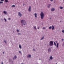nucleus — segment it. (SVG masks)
Segmentation results:
<instances>
[{
    "label": "nucleus",
    "mask_w": 64,
    "mask_h": 64,
    "mask_svg": "<svg viewBox=\"0 0 64 64\" xmlns=\"http://www.w3.org/2000/svg\"><path fill=\"white\" fill-rule=\"evenodd\" d=\"M40 17H41V19H43V18H44V14L42 12H41V13L40 14Z\"/></svg>",
    "instance_id": "obj_1"
},
{
    "label": "nucleus",
    "mask_w": 64,
    "mask_h": 64,
    "mask_svg": "<svg viewBox=\"0 0 64 64\" xmlns=\"http://www.w3.org/2000/svg\"><path fill=\"white\" fill-rule=\"evenodd\" d=\"M21 23H22L24 25H25L26 23V22L24 20H22L21 21Z\"/></svg>",
    "instance_id": "obj_2"
},
{
    "label": "nucleus",
    "mask_w": 64,
    "mask_h": 64,
    "mask_svg": "<svg viewBox=\"0 0 64 64\" xmlns=\"http://www.w3.org/2000/svg\"><path fill=\"white\" fill-rule=\"evenodd\" d=\"M50 46H52L53 45V42L50 41Z\"/></svg>",
    "instance_id": "obj_3"
},
{
    "label": "nucleus",
    "mask_w": 64,
    "mask_h": 64,
    "mask_svg": "<svg viewBox=\"0 0 64 64\" xmlns=\"http://www.w3.org/2000/svg\"><path fill=\"white\" fill-rule=\"evenodd\" d=\"M18 15L19 16H20V17H21L22 16V14H21V13L20 12H18Z\"/></svg>",
    "instance_id": "obj_4"
},
{
    "label": "nucleus",
    "mask_w": 64,
    "mask_h": 64,
    "mask_svg": "<svg viewBox=\"0 0 64 64\" xmlns=\"http://www.w3.org/2000/svg\"><path fill=\"white\" fill-rule=\"evenodd\" d=\"M28 10L29 12H31V6H29Z\"/></svg>",
    "instance_id": "obj_5"
},
{
    "label": "nucleus",
    "mask_w": 64,
    "mask_h": 64,
    "mask_svg": "<svg viewBox=\"0 0 64 64\" xmlns=\"http://www.w3.org/2000/svg\"><path fill=\"white\" fill-rule=\"evenodd\" d=\"M27 57L28 58H31V56L30 54H28V56Z\"/></svg>",
    "instance_id": "obj_6"
},
{
    "label": "nucleus",
    "mask_w": 64,
    "mask_h": 64,
    "mask_svg": "<svg viewBox=\"0 0 64 64\" xmlns=\"http://www.w3.org/2000/svg\"><path fill=\"white\" fill-rule=\"evenodd\" d=\"M51 6V4H48V8H50V7Z\"/></svg>",
    "instance_id": "obj_7"
},
{
    "label": "nucleus",
    "mask_w": 64,
    "mask_h": 64,
    "mask_svg": "<svg viewBox=\"0 0 64 64\" xmlns=\"http://www.w3.org/2000/svg\"><path fill=\"white\" fill-rule=\"evenodd\" d=\"M14 58H13L14 60V59H16V58H17V56H16V55L14 56Z\"/></svg>",
    "instance_id": "obj_8"
},
{
    "label": "nucleus",
    "mask_w": 64,
    "mask_h": 64,
    "mask_svg": "<svg viewBox=\"0 0 64 64\" xmlns=\"http://www.w3.org/2000/svg\"><path fill=\"white\" fill-rule=\"evenodd\" d=\"M34 15L35 16V18H37V14L36 13H35L34 14Z\"/></svg>",
    "instance_id": "obj_9"
},
{
    "label": "nucleus",
    "mask_w": 64,
    "mask_h": 64,
    "mask_svg": "<svg viewBox=\"0 0 64 64\" xmlns=\"http://www.w3.org/2000/svg\"><path fill=\"white\" fill-rule=\"evenodd\" d=\"M4 14H7V12L4 11Z\"/></svg>",
    "instance_id": "obj_10"
},
{
    "label": "nucleus",
    "mask_w": 64,
    "mask_h": 64,
    "mask_svg": "<svg viewBox=\"0 0 64 64\" xmlns=\"http://www.w3.org/2000/svg\"><path fill=\"white\" fill-rule=\"evenodd\" d=\"M52 30H54V26L53 25H52Z\"/></svg>",
    "instance_id": "obj_11"
},
{
    "label": "nucleus",
    "mask_w": 64,
    "mask_h": 64,
    "mask_svg": "<svg viewBox=\"0 0 64 64\" xmlns=\"http://www.w3.org/2000/svg\"><path fill=\"white\" fill-rule=\"evenodd\" d=\"M54 10H55V9L54 8H52L51 9V11H54Z\"/></svg>",
    "instance_id": "obj_12"
},
{
    "label": "nucleus",
    "mask_w": 64,
    "mask_h": 64,
    "mask_svg": "<svg viewBox=\"0 0 64 64\" xmlns=\"http://www.w3.org/2000/svg\"><path fill=\"white\" fill-rule=\"evenodd\" d=\"M58 44H59L58 43H57L56 44L57 47H59V45H58Z\"/></svg>",
    "instance_id": "obj_13"
},
{
    "label": "nucleus",
    "mask_w": 64,
    "mask_h": 64,
    "mask_svg": "<svg viewBox=\"0 0 64 64\" xmlns=\"http://www.w3.org/2000/svg\"><path fill=\"white\" fill-rule=\"evenodd\" d=\"M52 28V26H50L49 28V29H51Z\"/></svg>",
    "instance_id": "obj_14"
},
{
    "label": "nucleus",
    "mask_w": 64,
    "mask_h": 64,
    "mask_svg": "<svg viewBox=\"0 0 64 64\" xmlns=\"http://www.w3.org/2000/svg\"><path fill=\"white\" fill-rule=\"evenodd\" d=\"M50 58L51 59V60H52L53 59V58H52V56H50Z\"/></svg>",
    "instance_id": "obj_15"
},
{
    "label": "nucleus",
    "mask_w": 64,
    "mask_h": 64,
    "mask_svg": "<svg viewBox=\"0 0 64 64\" xmlns=\"http://www.w3.org/2000/svg\"><path fill=\"white\" fill-rule=\"evenodd\" d=\"M19 47L20 48V49H21L22 47L20 45H19Z\"/></svg>",
    "instance_id": "obj_16"
},
{
    "label": "nucleus",
    "mask_w": 64,
    "mask_h": 64,
    "mask_svg": "<svg viewBox=\"0 0 64 64\" xmlns=\"http://www.w3.org/2000/svg\"><path fill=\"white\" fill-rule=\"evenodd\" d=\"M44 39V36H43L42 37V38H41V39H40L41 40H43Z\"/></svg>",
    "instance_id": "obj_17"
},
{
    "label": "nucleus",
    "mask_w": 64,
    "mask_h": 64,
    "mask_svg": "<svg viewBox=\"0 0 64 64\" xmlns=\"http://www.w3.org/2000/svg\"><path fill=\"white\" fill-rule=\"evenodd\" d=\"M60 9H63V7H60Z\"/></svg>",
    "instance_id": "obj_18"
},
{
    "label": "nucleus",
    "mask_w": 64,
    "mask_h": 64,
    "mask_svg": "<svg viewBox=\"0 0 64 64\" xmlns=\"http://www.w3.org/2000/svg\"><path fill=\"white\" fill-rule=\"evenodd\" d=\"M54 44L55 46H56V43H55V42H54Z\"/></svg>",
    "instance_id": "obj_19"
},
{
    "label": "nucleus",
    "mask_w": 64,
    "mask_h": 64,
    "mask_svg": "<svg viewBox=\"0 0 64 64\" xmlns=\"http://www.w3.org/2000/svg\"><path fill=\"white\" fill-rule=\"evenodd\" d=\"M34 29H37V28H36V26H34Z\"/></svg>",
    "instance_id": "obj_20"
},
{
    "label": "nucleus",
    "mask_w": 64,
    "mask_h": 64,
    "mask_svg": "<svg viewBox=\"0 0 64 64\" xmlns=\"http://www.w3.org/2000/svg\"><path fill=\"white\" fill-rule=\"evenodd\" d=\"M5 1L6 2H8V1L7 0H5Z\"/></svg>",
    "instance_id": "obj_21"
},
{
    "label": "nucleus",
    "mask_w": 64,
    "mask_h": 64,
    "mask_svg": "<svg viewBox=\"0 0 64 64\" xmlns=\"http://www.w3.org/2000/svg\"><path fill=\"white\" fill-rule=\"evenodd\" d=\"M15 5H13L12 6V7H15Z\"/></svg>",
    "instance_id": "obj_22"
},
{
    "label": "nucleus",
    "mask_w": 64,
    "mask_h": 64,
    "mask_svg": "<svg viewBox=\"0 0 64 64\" xmlns=\"http://www.w3.org/2000/svg\"><path fill=\"white\" fill-rule=\"evenodd\" d=\"M4 42H5V43H6V41L5 40H4Z\"/></svg>",
    "instance_id": "obj_23"
},
{
    "label": "nucleus",
    "mask_w": 64,
    "mask_h": 64,
    "mask_svg": "<svg viewBox=\"0 0 64 64\" xmlns=\"http://www.w3.org/2000/svg\"><path fill=\"white\" fill-rule=\"evenodd\" d=\"M45 28H45L44 27H43L42 28V29H45Z\"/></svg>",
    "instance_id": "obj_24"
},
{
    "label": "nucleus",
    "mask_w": 64,
    "mask_h": 64,
    "mask_svg": "<svg viewBox=\"0 0 64 64\" xmlns=\"http://www.w3.org/2000/svg\"><path fill=\"white\" fill-rule=\"evenodd\" d=\"M50 48H49L48 50V52H50Z\"/></svg>",
    "instance_id": "obj_25"
},
{
    "label": "nucleus",
    "mask_w": 64,
    "mask_h": 64,
    "mask_svg": "<svg viewBox=\"0 0 64 64\" xmlns=\"http://www.w3.org/2000/svg\"><path fill=\"white\" fill-rule=\"evenodd\" d=\"M4 20H5V22H6V19L4 18Z\"/></svg>",
    "instance_id": "obj_26"
},
{
    "label": "nucleus",
    "mask_w": 64,
    "mask_h": 64,
    "mask_svg": "<svg viewBox=\"0 0 64 64\" xmlns=\"http://www.w3.org/2000/svg\"><path fill=\"white\" fill-rule=\"evenodd\" d=\"M17 32H19V30H17Z\"/></svg>",
    "instance_id": "obj_27"
},
{
    "label": "nucleus",
    "mask_w": 64,
    "mask_h": 64,
    "mask_svg": "<svg viewBox=\"0 0 64 64\" xmlns=\"http://www.w3.org/2000/svg\"><path fill=\"white\" fill-rule=\"evenodd\" d=\"M19 52V53H21V51H20Z\"/></svg>",
    "instance_id": "obj_28"
},
{
    "label": "nucleus",
    "mask_w": 64,
    "mask_h": 64,
    "mask_svg": "<svg viewBox=\"0 0 64 64\" xmlns=\"http://www.w3.org/2000/svg\"><path fill=\"white\" fill-rule=\"evenodd\" d=\"M0 3H3V2H1L0 1Z\"/></svg>",
    "instance_id": "obj_29"
},
{
    "label": "nucleus",
    "mask_w": 64,
    "mask_h": 64,
    "mask_svg": "<svg viewBox=\"0 0 64 64\" xmlns=\"http://www.w3.org/2000/svg\"><path fill=\"white\" fill-rule=\"evenodd\" d=\"M18 35H20L21 34H20V33H18Z\"/></svg>",
    "instance_id": "obj_30"
},
{
    "label": "nucleus",
    "mask_w": 64,
    "mask_h": 64,
    "mask_svg": "<svg viewBox=\"0 0 64 64\" xmlns=\"http://www.w3.org/2000/svg\"><path fill=\"white\" fill-rule=\"evenodd\" d=\"M50 0V1H51V2H52L53 1V0Z\"/></svg>",
    "instance_id": "obj_31"
},
{
    "label": "nucleus",
    "mask_w": 64,
    "mask_h": 64,
    "mask_svg": "<svg viewBox=\"0 0 64 64\" xmlns=\"http://www.w3.org/2000/svg\"><path fill=\"white\" fill-rule=\"evenodd\" d=\"M2 64H3V62H2Z\"/></svg>",
    "instance_id": "obj_32"
},
{
    "label": "nucleus",
    "mask_w": 64,
    "mask_h": 64,
    "mask_svg": "<svg viewBox=\"0 0 64 64\" xmlns=\"http://www.w3.org/2000/svg\"><path fill=\"white\" fill-rule=\"evenodd\" d=\"M8 20H10V18H8Z\"/></svg>",
    "instance_id": "obj_33"
},
{
    "label": "nucleus",
    "mask_w": 64,
    "mask_h": 64,
    "mask_svg": "<svg viewBox=\"0 0 64 64\" xmlns=\"http://www.w3.org/2000/svg\"><path fill=\"white\" fill-rule=\"evenodd\" d=\"M33 50H34V51H35V49H33Z\"/></svg>",
    "instance_id": "obj_34"
},
{
    "label": "nucleus",
    "mask_w": 64,
    "mask_h": 64,
    "mask_svg": "<svg viewBox=\"0 0 64 64\" xmlns=\"http://www.w3.org/2000/svg\"><path fill=\"white\" fill-rule=\"evenodd\" d=\"M62 40L63 41L64 40V39H62Z\"/></svg>",
    "instance_id": "obj_35"
},
{
    "label": "nucleus",
    "mask_w": 64,
    "mask_h": 64,
    "mask_svg": "<svg viewBox=\"0 0 64 64\" xmlns=\"http://www.w3.org/2000/svg\"><path fill=\"white\" fill-rule=\"evenodd\" d=\"M3 54H4V52H3Z\"/></svg>",
    "instance_id": "obj_36"
},
{
    "label": "nucleus",
    "mask_w": 64,
    "mask_h": 64,
    "mask_svg": "<svg viewBox=\"0 0 64 64\" xmlns=\"http://www.w3.org/2000/svg\"><path fill=\"white\" fill-rule=\"evenodd\" d=\"M56 43H57V41H56Z\"/></svg>",
    "instance_id": "obj_37"
},
{
    "label": "nucleus",
    "mask_w": 64,
    "mask_h": 64,
    "mask_svg": "<svg viewBox=\"0 0 64 64\" xmlns=\"http://www.w3.org/2000/svg\"><path fill=\"white\" fill-rule=\"evenodd\" d=\"M1 1H4V0H1Z\"/></svg>",
    "instance_id": "obj_38"
},
{
    "label": "nucleus",
    "mask_w": 64,
    "mask_h": 64,
    "mask_svg": "<svg viewBox=\"0 0 64 64\" xmlns=\"http://www.w3.org/2000/svg\"><path fill=\"white\" fill-rule=\"evenodd\" d=\"M42 25H43V23L42 24Z\"/></svg>",
    "instance_id": "obj_39"
},
{
    "label": "nucleus",
    "mask_w": 64,
    "mask_h": 64,
    "mask_svg": "<svg viewBox=\"0 0 64 64\" xmlns=\"http://www.w3.org/2000/svg\"><path fill=\"white\" fill-rule=\"evenodd\" d=\"M38 29H39V27H38Z\"/></svg>",
    "instance_id": "obj_40"
},
{
    "label": "nucleus",
    "mask_w": 64,
    "mask_h": 64,
    "mask_svg": "<svg viewBox=\"0 0 64 64\" xmlns=\"http://www.w3.org/2000/svg\"><path fill=\"white\" fill-rule=\"evenodd\" d=\"M51 19V18H50V19Z\"/></svg>",
    "instance_id": "obj_41"
},
{
    "label": "nucleus",
    "mask_w": 64,
    "mask_h": 64,
    "mask_svg": "<svg viewBox=\"0 0 64 64\" xmlns=\"http://www.w3.org/2000/svg\"><path fill=\"white\" fill-rule=\"evenodd\" d=\"M22 26H23V24H22Z\"/></svg>",
    "instance_id": "obj_42"
},
{
    "label": "nucleus",
    "mask_w": 64,
    "mask_h": 64,
    "mask_svg": "<svg viewBox=\"0 0 64 64\" xmlns=\"http://www.w3.org/2000/svg\"><path fill=\"white\" fill-rule=\"evenodd\" d=\"M21 64H23V63H22Z\"/></svg>",
    "instance_id": "obj_43"
},
{
    "label": "nucleus",
    "mask_w": 64,
    "mask_h": 64,
    "mask_svg": "<svg viewBox=\"0 0 64 64\" xmlns=\"http://www.w3.org/2000/svg\"><path fill=\"white\" fill-rule=\"evenodd\" d=\"M60 22H61V21H60Z\"/></svg>",
    "instance_id": "obj_44"
},
{
    "label": "nucleus",
    "mask_w": 64,
    "mask_h": 64,
    "mask_svg": "<svg viewBox=\"0 0 64 64\" xmlns=\"http://www.w3.org/2000/svg\"><path fill=\"white\" fill-rule=\"evenodd\" d=\"M10 61V60H9V61Z\"/></svg>",
    "instance_id": "obj_45"
}]
</instances>
